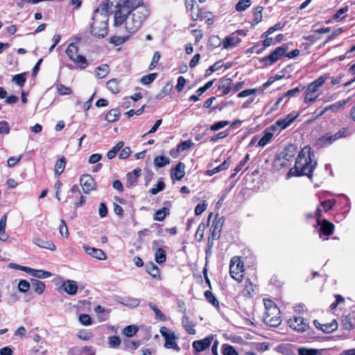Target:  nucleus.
Masks as SVG:
<instances>
[{"label":"nucleus","instance_id":"47","mask_svg":"<svg viewBox=\"0 0 355 355\" xmlns=\"http://www.w3.org/2000/svg\"><path fill=\"white\" fill-rule=\"evenodd\" d=\"M230 165V162L227 160H225L220 165L214 168L211 170H209L207 172L209 175H212L220 171L227 168Z\"/></svg>","mask_w":355,"mask_h":355},{"label":"nucleus","instance_id":"11","mask_svg":"<svg viewBox=\"0 0 355 355\" xmlns=\"http://www.w3.org/2000/svg\"><path fill=\"white\" fill-rule=\"evenodd\" d=\"M263 89L261 88L245 89V106H250L259 102V96L261 95Z\"/></svg>","mask_w":355,"mask_h":355},{"label":"nucleus","instance_id":"59","mask_svg":"<svg viewBox=\"0 0 355 355\" xmlns=\"http://www.w3.org/2000/svg\"><path fill=\"white\" fill-rule=\"evenodd\" d=\"M160 53L158 51H155L153 54L152 60L150 64H149V69L152 70L158 64V62L160 59Z\"/></svg>","mask_w":355,"mask_h":355},{"label":"nucleus","instance_id":"58","mask_svg":"<svg viewBox=\"0 0 355 355\" xmlns=\"http://www.w3.org/2000/svg\"><path fill=\"white\" fill-rule=\"evenodd\" d=\"M165 187V184L163 181H159L157 184L153 187L150 193L153 195H155L158 193L159 191H162Z\"/></svg>","mask_w":355,"mask_h":355},{"label":"nucleus","instance_id":"17","mask_svg":"<svg viewBox=\"0 0 355 355\" xmlns=\"http://www.w3.org/2000/svg\"><path fill=\"white\" fill-rule=\"evenodd\" d=\"M83 249L87 254L98 260H105L107 259L105 253L101 249L91 248L86 245L83 246Z\"/></svg>","mask_w":355,"mask_h":355},{"label":"nucleus","instance_id":"42","mask_svg":"<svg viewBox=\"0 0 355 355\" xmlns=\"http://www.w3.org/2000/svg\"><path fill=\"white\" fill-rule=\"evenodd\" d=\"M166 251L162 248H158L155 253V260L158 263H162L166 261Z\"/></svg>","mask_w":355,"mask_h":355},{"label":"nucleus","instance_id":"27","mask_svg":"<svg viewBox=\"0 0 355 355\" xmlns=\"http://www.w3.org/2000/svg\"><path fill=\"white\" fill-rule=\"evenodd\" d=\"M335 204V200H328L322 202L320 206L317 208L316 210V215L317 216L320 217L321 215V213L324 211H327L330 209L332 208V207Z\"/></svg>","mask_w":355,"mask_h":355},{"label":"nucleus","instance_id":"14","mask_svg":"<svg viewBox=\"0 0 355 355\" xmlns=\"http://www.w3.org/2000/svg\"><path fill=\"white\" fill-rule=\"evenodd\" d=\"M214 340V336H208L202 340H195L192 343L193 348L198 352H201L208 348Z\"/></svg>","mask_w":355,"mask_h":355},{"label":"nucleus","instance_id":"25","mask_svg":"<svg viewBox=\"0 0 355 355\" xmlns=\"http://www.w3.org/2000/svg\"><path fill=\"white\" fill-rule=\"evenodd\" d=\"M246 329L250 331L252 334L245 332V339L253 338L254 336L257 334V330L259 328L254 322L245 319V330Z\"/></svg>","mask_w":355,"mask_h":355},{"label":"nucleus","instance_id":"32","mask_svg":"<svg viewBox=\"0 0 355 355\" xmlns=\"http://www.w3.org/2000/svg\"><path fill=\"white\" fill-rule=\"evenodd\" d=\"M170 162V158L164 155L157 156L154 159V164L156 167L158 168L164 167L169 164Z\"/></svg>","mask_w":355,"mask_h":355},{"label":"nucleus","instance_id":"45","mask_svg":"<svg viewBox=\"0 0 355 355\" xmlns=\"http://www.w3.org/2000/svg\"><path fill=\"white\" fill-rule=\"evenodd\" d=\"M206 229V225L205 223H201L197 229V231L195 234V239L197 241H201L204 238V232Z\"/></svg>","mask_w":355,"mask_h":355},{"label":"nucleus","instance_id":"2","mask_svg":"<svg viewBox=\"0 0 355 355\" xmlns=\"http://www.w3.org/2000/svg\"><path fill=\"white\" fill-rule=\"evenodd\" d=\"M314 155L309 146H305L300 152L295 161V170L297 175L311 177V173L316 166Z\"/></svg>","mask_w":355,"mask_h":355},{"label":"nucleus","instance_id":"12","mask_svg":"<svg viewBox=\"0 0 355 355\" xmlns=\"http://www.w3.org/2000/svg\"><path fill=\"white\" fill-rule=\"evenodd\" d=\"M288 50V44H284L281 46L276 48L275 50L271 52L270 55L264 58V60L269 61L270 64L275 63L284 56Z\"/></svg>","mask_w":355,"mask_h":355},{"label":"nucleus","instance_id":"57","mask_svg":"<svg viewBox=\"0 0 355 355\" xmlns=\"http://www.w3.org/2000/svg\"><path fill=\"white\" fill-rule=\"evenodd\" d=\"M223 355H238L235 349L229 345H223Z\"/></svg>","mask_w":355,"mask_h":355},{"label":"nucleus","instance_id":"1","mask_svg":"<svg viewBox=\"0 0 355 355\" xmlns=\"http://www.w3.org/2000/svg\"><path fill=\"white\" fill-rule=\"evenodd\" d=\"M142 3V0H110L115 8L114 25L123 26L129 33L136 32L148 15Z\"/></svg>","mask_w":355,"mask_h":355},{"label":"nucleus","instance_id":"37","mask_svg":"<svg viewBox=\"0 0 355 355\" xmlns=\"http://www.w3.org/2000/svg\"><path fill=\"white\" fill-rule=\"evenodd\" d=\"M66 165V159L64 157H62L59 159L54 167V171L56 175H60L64 171Z\"/></svg>","mask_w":355,"mask_h":355},{"label":"nucleus","instance_id":"3","mask_svg":"<svg viewBox=\"0 0 355 355\" xmlns=\"http://www.w3.org/2000/svg\"><path fill=\"white\" fill-rule=\"evenodd\" d=\"M109 15L104 9H96L93 13L90 32L98 37H104L108 33Z\"/></svg>","mask_w":355,"mask_h":355},{"label":"nucleus","instance_id":"5","mask_svg":"<svg viewBox=\"0 0 355 355\" xmlns=\"http://www.w3.org/2000/svg\"><path fill=\"white\" fill-rule=\"evenodd\" d=\"M329 78V74L325 73L318 77L316 80L308 85L304 98V103L309 104L313 103L319 97V88L322 87L326 80Z\"/></svg>","mask_w":355,"mask_h":355},{"label":"nucleus","instance_id":"48","mask_svg":"<svg viewBox=\"0 0 355 355\" xmlns=\"http://www.w3.org/2000/svg\"><path fill=\"white\" fill-rule=\"evenodd\" d=\"M138 331V327L135 325H129L123 329V334L127 337H132Z\"/></svg>","mask_w":355,"mask_h":355},{"label":"nucleus","instance_id":"8","mask_svg":"<svg viewBox=\"0 0 355 355\" xmlns=\"http://www.w3.org/2000/svg\"><path fill=\"white\" fill-rule=\"evenodd\" d=\"M159 333L164 338L165 348L180 351V348L176 343L177 337L173 331L166 327H162L159 329Z\"/></svg>","mask_w":355,"mask_h":355},{"label":"nucleus","instance_id":"33","mask_svg":"<svg viewBox=\"0 0 355 355\" xmlns=\"http://www.w3.org/2000/svg\"><path fill=\"white\" fill-rule=\"evenodd\" d=\"M272 138L273 133L266 131L264 135L258 141L257 146L259 147H264L272 141Z\"/></svg>","mask_w":355,"mask_h":355},{"label":"nucleus","instance_id":"28","mask_svg":"<svg viewBox=\"0 0 355 355\" xmlns=\"http://www.w3.org/2000/svg\"><path fill=\"white\" fill-rule=\"evenodd\" d=\"M300 92V89L298 87H295L293 89H290L287 91L282 96L279 97L276 103L274 105L273 109L277 110L278 107V105L285 99L288 98L291 96H294Z\"/></svg>","mask_w":355,"mask_h":355},{"label":"nucleus","instance_id":"4","mask_svg":"<svg viewBox=\"0 0 355 355\" xmlns=\"http://www.w3.org/2000/svg\"><path fill=\"white\" fill-rule=\"evenodd\" d=\"M266 312L264 322L270 327H277L282 322L281 312L276 304L270 299H263Z\"/></svg>","mask_w":355,"mask_h":355},{"label":"nucleus","instance_id":"38","mask_svg":"<svg viewBox=\"0 0 355 355\" xmlns=\"http://www.w3.org/2000/svg\"><path fill=\"white\" fill-rule=\"evenodd\" d=\"M146 271L151 277L154 278L160 277V272L158 267L153 263H150L146 266Z\"/></svg>","mask_w":355,"mask_h":355},{"label":"nucleus","instance_id":"30","mask_svg":"<svg viewBox=\"0 0 355 355\" xmlns=\"http://www.w3.org/2000/svg\"><path fill=\"white\" fill-rule=\"evenodd\" d=\"M350 98H347L346 100L340 101H338L334 104H331L330 105L326 106L324 107V111H332V112H337L339 109L342 108L344 105H345L347 103H349Z\"/></svg>","mask_w":355,"mask_h":355},{"label":"nucleus","instance_id":"13","mask_svg":"<svg viewBox=\"0 0 355 355\" xmlns=\"http://www.w3.org/2000/svg\"><path fill=\"white\" fill-rule=\"evenodd\" d=\"M80 184L85 193H89L90 191L96 189V182L90 175L85 174L82 175L80 178Z\"/></svg>","mask_w":355,"mask_h":355},{"label":"nucleus","instance_id":"60","mask_svg":"<svg viewBox=\"0 0 355 355\" xmlns=\"http://www.w3.org/2000/svg\"><path fill=\"white\" fill-rule=\"evenodd\" d=\"M78 337L83 340H89L94 337V335L91 332L82 330L78 332Z\"/></svg>","mask_w":355,"mask_h":355},{"label":"nucleus","instance_id":"50","mask_svg":"<svg viewBox=\"0 0 355 355\" xmlns=\"http://www.w3.org/2000/svg\"><path fill=\"white\" fill-rule=\"evenodd\" d=\"M59 232L62 237L64 239H67L69 236V231L66 223L64 220H60V224L59 226Z\"/></svg>","mask_w":355,"mask_h":355},{"label":"nucleus","instance_id":"29","mask_svg":"<svg viewBox=\"0 0 355 355\" xmlns=\"http://www.w3.org/2000/svg\"><path fill=\"white\" fill-rule=\"evenodd\" d=\"M7 222V215L4 214L0 219V240L6 241L8 239V235L6 233V227Z\"/></svg>","mask_w":355,"mask_h":355},{"label":"nucleus","instance_id":"53","mask_svg":"<svg viewBox=\"0 0 355 355\" xmlns=\"http://www.w3.org/2000/svg\"><path fill=\"white\" fill-rule=\"evenodd\" d=\"M12 81L17 85L21 87L26 82L25 73H19L13 76Z\"/></svg>","mask_w":355,"mask_h":355},{"label":"nucleus","instance_id":"35","mask_svg":"<svg viewBox=\"0 0 355 355\" xmlns=\"http://www.w3.org/2000/svg\"><path fill=\"white\" fill-rule=\"evenodd\" d=\"M120 114L119 110L112 109L106 114L105 119L110 123L114 122L118 119Z\"/></svg>","mask_w":355,"mask_h":355},{"label":"nucleus","instance_id":"26","mask_svg":"<svg viewBox=\"0 0 355 355\" xmlns=\"http://www.w3.org/2000/svg\"><path fill=\"white\" fill-rule=\"evenodd\" d=\"M240 42H241V40L238 37L237 35L232 33L223 41V46L225 49H228L235 46Z\"/></svg>","mask_w":355,"mask_h":355},{"label":"nucleus","instance_id":"56","mask_svg":"<svg viewBox=\"0 0 355 355\" xmlns=\"http://www.w3.org/2000/svg\"><path fill=\"white\" fill-rule=\"evenodd\" d=\"M192 144L193 143L190 140L184 141L178 145L177 150L181 152L188 150L191 147Z\"/></svg>","mask_w":355,"mask_h":355},{"label":"nucleus","instance_id":"7","mask_svg":"<svg viewBox=\"0 0 355 355\" xmlns=\"http://www.w3.org/2000/svg\"><path fill=\"white\" fill-rule=\"evenodd\" d=\"M66 53L71 60L81 69H85L87 66L86 58L78 53V47L76 44L71 43L67 50Z\"/></svg>","mask_w":355,"mask_h":355},{"label":"nucleus","instance_id":"41","mask_svg":"<svg viewBox=\"0 0 355 355\" xmlns=\"http://www.w3.org/2000/svg\"><path fill=\"white\" fill-rule=\"evenodd\" d=\"M314 325L316 328L322 330L324 332H331L336 328V324H321L318 320H315L313 321Z\"/></svg>","mask_w":355,"mask_h":355},{"label":"nucleus","instance_id":"49","mask_svg":"<svg viewBox=\"0 0 355 355\" xmlns=\"http://www.w3.org/2000/svg\"><path fill=\"white\" fill-rule=\"evenodd\" d=\"M263 7L257 6L253 11V17L254 24H258L262 20Z\"/></svg>","mask_w":355,"mask_h":355},{"label":"nucleus","instance_id":"61","mask_svg":"<svg viewBox=\"0 0 355 355\" xmlns=\"http://www.w3.org/2000/svg\"><path fill=\"white\" fill-rule=\"evenodd\" d=\"M229 124V121H218L216 123H215L214 124H213L210 129L212 130V131H217L221 128H223L224 127H225L226 125H227Z\"/></svg>","mask_w":355,"mask_h":355},{"label":"nucleus","instance_id":"15","mask_svg":"<svg viewBox=\"0 0 355 355\" xmlns=\"http://www.w3.org/2000/svg\"><path fill=\"white\" fill-rule=\"evenodd\" d=\"M343 137H344V134L341 131H339L334 135H331V134L328 133V134H325L324 136L320 137L318 139V144H320L321 146L329 145V144H332L336 139L341 138Z\"/></svg>","mask_w":355,"mask_h":355},{"label":"nucleus","instance_id":"31","mask_svg":"<svg viewBox=\"0 0 355 355\" xmlns=\"http://www.w3.org/2000/svg\"><path fill=\"white\" fill-rule=\"evenodd\" d=\"M31 284L33 286L34 291L36 293L41 295L42 293H44L45 288H46L44 283H43L42 282L39 281L37 279H31Z\"/></svg>","mask_w":355,"mask_h":355},{"label":"nucleus","instance_id":"24","mask_svg":"<svg viewBox=\"0 0 355 355\" xmlns=\"http://www.w3.org/2000/svg\"><path fill=\"white\" fill-rule=\"evenodd\" d=\"M184 168L185 166L182 162L178 163L171 171L172 178H175L178 180H182L185 175Z\"/></svg>","mask_w":355,"mask_h":355},{"label":"nucleus","instance_id":"21","mask_svg":"<svg viewBox=\"0 0 355 355\" xmlns=\"http://www.w3.org/2000/svg\"><path fill=\"white\" fill-rule=\"evenodd\" d=\"M141 169L135 168L132 173L127 174L126 186L128 187H133L137 182L138 178L140 175Z\"/></svg>","mask_w":355,"mask_h":355},{"label":"nucleus","instance_id":"22","mask_svg":"<svg viewBox=\"0 0 355 355\" xmlns=\"http://www.w3.org/2000/svg\"><path fill=\"white\" fill-rule=\"evenodd\" d=\"M33 241L37 246L41 248L47 249L51 251H55L56 250L55 245L51 241H44L41 239L35 238Z\"/></svg>","mask_w":355,"mask_h":355},{"label":"nucleus","instance_id":"44","mask_svg":"<svg viewBox=\"0 0 355 355\" xmlns=\"http://www.w3.org/2000/svg\"><path fill=\"white\" fill-rule=\"evenodd\" d=\"M319 350L312 348L300 347L298 349V355H318Z\"/></svg>","mask_w":355,"mask_h":355},{"label":"nucleus","instance_id":"46","mask_svg":"<svg viewBox=\"0 0 355 355\" xmlns=\"http://www.w3.org/2000/svg\"><path fill=\"white\" fill-rule=\"evenodd\" d=\"M284 25H285L284 23H281V22L277 23L274 26L269 28L268 30L262 35V37H267V36L270 35V34L273 33L276 31L282 30L284 28Z\"/></svg>","mask_w":355,"mask_h":355},{"label":"nucleus","instance_id":"40","mask_svg":"<svg viewBox=\"0 0 355 355\" xmlns=\"http://www.w3.org/2000/svg\"><path fill=\"white\" fill-rule=\"evenodd\" d=\"M167 214H169V209L166 207H163L155 213L153 219L157 221H162Z\"/></svg>","mask_w":355,"mask_h":355},{"label":"nucleus","instance_id":"36","mask_svg":"<svg viewBox=\"0 0 355 355\" xmlns=\"http://www.w3.org/2000/svg\"><path fill=\"white\" fill-rule=\"evenodd\" d=\"M107 87L113 94H117L121 90L119 82L116 79L110 80L107 83Z\"/></svg>","mask_w":355,"mask_h":355},{"label":"nucleus","instance_id":"55","mask_svg":"<svg viewBox=\"0 0 355 355\" xmlns=\"http://www.w3.org/2000/svg\"><path fill=\"white\" fill-rule=\"evenodd\" d=\"M79 322L85 326H88L92 324V319L88 314H80L78 318Z\"/></svg>","mask_w":355,"mask_h":355},{"label":"nucleus","instance_id":"51","mask_svg":"<svg viewBox=\"0 0 355 355\" xmlns=\"http://www.w3.org/2000/svg\"><path fill=\"white\" fill-rule=\"evenodd\" d=\"M205 296L207 300L209 302H210L212 305H214L216 307L219 306L218 301L214 297V295H213V293L211 291H205Z\"/></svg>","mask_w":355,"mask_h":355},{"label":"nucleus","instance_id":"9","mask_svg":"<svg viewBox=\"0 0 355 355\" xmlns=\"http://www.w3.org/2000/svg\"><path fill=\"white\" fill-rule=\"evenodd\" d=\"M288 323L291 328L297 332H304L309 328V324L306 320L300 316L289 319Z\"/></svg>","mask_w":355,"mask_h":355},{"label":"nucleus","instance_id":"63","mask_svg":"<svg viewBox=\"0 0 355 355\" xmlns=\"http://www.w3.org/2000/svg\"><path fill=\"white\" fill-rule=\"evenodd\" d=\"M125 300V304L131 307H137L140 303V300L137 298L128 297Z\"/></svg>","mask_w":355,"mask_h":355},{"label":"nucleus","instance_id":"20","mask_svg":"<svg viewBox=\"0 0 355 355\" xmlns=\"http://www.w3.org/2000/svg\"><path fill=\"white\" fill-rule=\"evenodd\" d=\"M318 224L320 225V232L321 234L324 236H330L334 233V225L327 220H323L321 223L318 222Z\"/></svg>","mask_w":355,"mask_h":355},{"label":"nucleus","instance_id":"52","mask_svg":"<svg viewBox=\"0 0 355 355\" xmlns=\"http://www.w3.org/2000/svg\"><path fill=\"white\" fill-rule=\"evenodd\" d=\"M157 73H153L148 75L144 76L141 79V83L143 85H149L153 83L157 78Z\"/></svg>","mask_w":355,"mask_h":355},{"label":"nucleus","instance_id":"64","mask_svg":"<svg viewBox=\"0 0 355 355\" xmlns=\"http://www.w3.org/2000/svg\"><path fill=\"white\" fill-rule=\"evenodd\" d=\"M121 344V339L118 336H112L109 338V345L111 347H119Z\"/></svg>","mask_w":355,"mask_h":355},{"label":"nucleus","instance_id":"10","mask_svg":"<svg viewBox=\"0 0 355 355\" xmlns=\"http://www.w3.org/2000/svg\"><path fill=\"white\" fill-rule=\"evenodd\" d=\"M297 115L290 114L285 118L277 120L275 124L270 127L273 131H281L288 127L297 118Z\"/></svg>","mask_w":355,"mask_h":355},{"label":"nucleus","instance_id":"34","mask_svg":"<svg viewBox=\"0 0 355 355\" xmlns=\"http://www.w3.org/2000/svg\"><path fill=\"white\" fill-rule=\"evenodd\" d=\"M148 306L154 311L155 318L156 320L163 321V322L166 320V315L158 309V307L156 304H155L152 302H150Z\"/></svg>","mask_w":355,"mask_h":355},{"label":"nucleus","instance_id":"54","mask_svg":"<svg viewBox=\"0 0 355 355\" xmlns=\"http://www.w3.org/2000/svg\"><path fill=\"white\" fill-rule=\"evenodd\" d=\"M56 89L60 95H68L72 93V90L71 88L66 87L62 84L56 85Z\"/></svg>","mask_w":355,"mask_h":355},{"label":"nucleus","instance_id":"62","mask_svg":"<svg viewBox=\"0 0 355 355\" xmlns=\"http://www.w3.org/2000/svg\"><path fill=\"white\" fill-rule=\"evenodd\" d=\"M30 288V283L26 280H20L18 284V289L21 293H26Z\"/></svg>","mask_w":355,"mask_h":355},{"label":"nucleus","instance_id":"16","mask_svg":"<svg viewBox=\"0 0 355 355\" xmlns=\"http://www.w3.org/2000/svg\"><path fill=\"white\" fill-rule=\"evenodd\" d=\"M61 288L68 295H75L78 291V284L74 280L67 279L63 282Z\"/></svg>","mask_w":355,"mask_h":355},{"label":"nucleus","instance_id":"18","mask_svg":"<svg viewBox=\"0 0 355 355\" xmlns=\"http://www.w3.org/2000/svg\"><path fill=\"white\" fill-rule=\"evenodd\" d=\"M223 227V223L220 219L216 220L215 219L211 225L210 231H211V237L209 238V241L210 239L212 240H217L220 237V234Z\"/></svg>","mask_w":355,"mask_h":355},{"label":"nucleus","instance_id":"19","mask_svg":"<svg viewBox=\"0 0 355 355\" xmlns=\"http://www.w3.org/2000/svg\"><path fill=\"white\" fill-rule=\"evenodd\" d=\"M23 269L24 270V272L30 275L40 279H46L52 276L51 272L43 270H35L29 267L24 268Z\"/></svg>","mask_w":355,"mask_h":355},{"label":"nucleus","instance_id":"39","mask_svg":"<svg viewBox=\"0 0 355 355\" xmlns=\"http://www.w3.org/2000/svg\"><path fill=\"white\" fill-rule=\"evenodd\" d=\"M109 73V66L107 64H102L96 68V76L98 78H105Z\"/></svg>","mask_w":355,"mask_h":355},{"label":"nucleus","instance_id":"6","mask_svg":"<svg viewBox=\"0 0 355 355\" xmlns=\"http://www.w3.org/2000/svg\"><path fill=\"white\" fill-rule=\"evenodd\" d=\"M230 276L239 282L243 281L244 276V264L240 257L235 256L232 258L230 265Z\"/></svg>","mask_w":355,"mask_h":355},{"label":"nucleus","instance_id":"43","mask_svg":"<svg viewBox=\"0 0 355 355\" xmlns=\"http://www.w3.org/2000/svg\"><path fill=\"white\" fill-rule=\"evenodd\" d=\"M124 146V143L123 141L119 142L115 146H114L110 150H109L107 153V157L109 159H113L116 153L121 149Z\"/></svg>","mask_w":355,"mask_h":355},{"label":"nucleus","instance_id":"23","mask_svg":"<svg viewBox=\"0 0 355 355\" xmlns=\"http://www.w3.org/2000/svg\"><path fill=\"white\" fill-rule=\"evenodd\" d=\"M182 323L185 331L190 335H194L196 333L195 324L189 320L187 315H184L182 319Z\"/></svg>","mask_w":355,"mask_h":355}]
</instances>
